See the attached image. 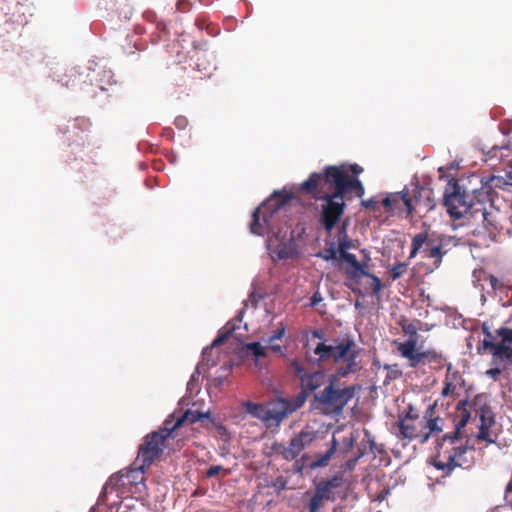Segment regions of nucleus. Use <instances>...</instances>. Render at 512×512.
<instances>
[{
	"mask_svg": "<svg viewBox=\"0 0 512 512\" xmlns=\"http://www.w3.org/2000/svg\"><path fill=\"white\" fill-rule=\"evenodd\" d=\"M301 190L315 200H322L320 222L329 233L339 223L346 204L344 197L354 191L361 198L364 186L359 179L351 178L343 167L327 166L322 173H311L301 184Z\"/></svg>",
	"mask_w": 512,
	"mask_h": 512,
	"instance_id": "nucleus-1",
	"label": "nucleus"
},
{
	"mask_svg": "<svg viewBox=\"0 0 512 512\" xmlns=\"http://www.w3.org/2000/svg\"><path fill=\"white\" fill-rule=\"evenodd\" d=\"M360 350L351 338L341 339L335 345H327L324 342L317 344L314 354L319 357V360L332 359L335 363H339L336 372L329 376L328 385L322 391L314 394L317 407H321L327 412L340 414L355 396L358 390L356 385L337 388L336 383L340 378L360 371L361 364L358 360Z\"/></svg>",
	"mask_w": 512,
	"mask_h": 512,
	"instance_id": "nucleus-2",
	"label": "nucleus"
},
{
	"mask_svg": "<svg viewBox=\"0 0 512 512\" xmlns=\"http://www.w3.org/2000/svg\"><path fill=\"white\" fill-rule=\"evenodd\" d=\"M467 402H459L456 407L457 421L454 430L444 434L436 444V454L431 458V464L450 475L455 468H467L471 461L467 459L469 448L462 440L461 430L467 425L470 419V412L467 410Z\"/></svg>",
	"mask_w": 512,
	"mask_h": 512,
	"instance_id": "nucleus-3",
	"label": "nucleus"
},
{
	"mask_svg": "<svg viewBox=\"0 0 512 512\" xmlns=\"http://www.w3.org/2000/svg\"><path fill=\"white\" fill-rule=\"evenodd\" d=\"M290 194L274 192L252 214L250 231L252 234L262 236L273 232L279 213L285 208L291 199Z\"/></svg>",
	"mask_w": 512,
	"mask_h": 512,
	"instance_id": "nucleus-4",
	"label": "nucleus"
},
{
	"mask_svg": "<svg viewBox=\"0 0 512 512\" xmlns=\"http://www.w3.org/2000/svg\"><path fill=\"white\" fill-rule=\"evenodd\" d=\"M172 422L173 417H168L164 421L163 427L145 436L143 443L139 446L136 461L142 462L143 466H150L162 455L166 440L177 436L171 426Z\"/></svg>",
	"mask_w": 512,
	"mask_h": 512,
	"instance_id": "nucleus-5",
	"label": "nucleus"
},
{
	"mask_svg": "<svg viewBox=\"0 0 512 512\" xmlns=\"http://www.w3.org/2000/svg\"><path fill=\"white\" fill-rule=\"evenodd\" d=\"M473 203L463 187L457 180H449L444 192L443 204L451 218L458 220L464 217L465 212L469 211V205Z\"/></svg>",
	"mask_w": 512,
	"mask_h": 512,
	"instance_id": "nucleus-6",
	"label": "nucleus"
},
{
	"mask_svg": "<svg viewBox=\"0 0 512 512\" xmlns=\"http://www.w3.org/2000/svg\"><path fill=\"white\" fill-rule=\"evenodd\" d=\"M403 358L407 359L411 368H417L420 365H429L430 368L440 370L447 367V359L434 349L425 351L414 350V342H409L403 347Z\"/></svg>",
	"mask_w": 512,
	"mask_h": 512,
	"instance_id": "nucleus-7",
	"label": "nucleus"
},
{
	"mask_svg": "<svg viewBox=\"0 0 512 512\" xmlns=\"http://www.w3.org/2000/svg\"><path fill=\"white\" fill-rule=\"evenodd\" d=\"M425 423H427V413L419 416L412 408H409L406 414L399 418L397 436L408 441L419 440L420 443H426L424 440Z\"/></svg>",
	"mask_w": 512,
	"mask_h": 512,
	"instance_id": "nucleus-8",
	"label": "nucleus"
},
{
	"mask_svg": "<svg viewBox=\"0 0 512 512\" xmlns=\"http://www.w3.org/2000/svg\"><path fill=\"white\" fill-rule=\"evenodd\" d=\"M351 247V242L347 239L346 225L344 224L339 233L340 258L347 262L351 268L346 269V274L352 279H359V275L366 274V263L359 262L356 256L347 250Z\"/></svg>",
	"mask_w": 512,
	"mask_h": 512,
	"instance_id": "nucleus-9",
	"label": "nucleus"
},
{
	"mask_svg": "<svg viewBox=\"0 0 512 512\" xmlns=\"http://www.w3.org/2000/svg\"><path fill=\"white\" fill-rule=\"evenodd\" d=\"M95 69L90 66H77L68 70L61 79L62 85L73 90H84L88 85L95 84Z\"/></svg>",
	"mask_w": 512,
	"mask_h": 512,
	"instance_id": "nucleus-10",
	"label": "nucleus"
},
{
	"mask_svg": "<svg viewBox=\"0 0 512 512\" xmlns=\"http://www.w3.org/2000/svg\"><path fill=\"white\" fill-rule=\"evenodd\" d=\"M290 366L295 376L300 380L301 389L308 393L314 392L325 383L326 374L322 370L307 373L303 365L296 359L291 361Z\"/></svg>",
	"mask_w": 512,
	"mask_h": 512,
	"instance_id": "nucleus-11",
	"label": "nucleus"
},
{
	"mask_svg": "<svg viewBox=\"0 0 512 512\" xmlns=\"http://www.w3.org/2000/svg\"><path fill=\"white\" fill-rule=\"evenodd\" d=\"M424 245L429 246V248L423 250L424 256L437 260L438 248L436 246L435 234H429L427 231L420 232L412 238L408 259L416 257Z\"/></svg>",
	"mask_w": 512,
	"mask_h": 512,
	"instance_id": "nucleus-12",
	"label": "nucleus"
},
{
	"mask_svg": "<svg viewBox=\"0 0 512 512\" xmlns=\"http://www.w3.org/2000/svg\"><path fill=\"white\" fill-rule=\"evenodd\" d=\"M267 248L273 261L293 259L298 255L297 245L291 236L288 240L270 238Z\"/></svg>",
	"mask_w": 512,
	"mask_h": 512,
	"instance_id": "nucleus-13",
	"label": "nucleus"
},
{
	"mask_svg": "<svg viewBox=\"0 0 512 512\" xmlns=\"http://www.w3.org/2000/svg\"><path fill=\"white\" fill-rule=\"evenodd\" d=\"M315 439L314 432L302 430L296 434L287 447L281 451L282 457L287 461L296 459L300 453Z\"/></svg>",
	"mask_w": 512,
	"mask_h": 512,
	"instance_id": "nucleus-14",
	"label": "nucleus"
},
{
	"mask_svg": "<svg viewBox=\"0 0 512 512\" xmlns=\"http://www.w3.org/2000/svg\"><path fill=\"white\" fill-rule=\"evenodd\" d=\"M381 204L389 213L405 210L408 216L413 214L412 198L407 190L388 194Z\"/></svg>",
	"mask_w": 512,
	"mask_h": 512,
	"instance_id": "nucleus-15",
	"label": "nucleus"
},
{
	"mask_svg": "<svg viewBox=\"0 0 512 512\" xmlns=\"http://www.w3.org/2000/svg\"><path fill=\"white\" fill-rule=\"evenodd\" d=\"M267 426H279L289 415L288 399L276 398L266 404Z\"/></svg>",
	"mask_w": 512,
	"mask_h": 512,
	"instance_id": "nucleus-16",
	"label": "nucleus"
},
{
	"mask_svg": "<svg viewBox=\"0 0 512 512\" xmlns=\"http://www.w3.org/2000/svg\"><path fill=\"white\" fill-rule=\"evenodd\" d=\"M433 190L429 187L415 186L413 190L412 203L413 211L416 207L423 209L425 212L431 211L435 207Z\"/></svg>",
	"mask_w": 512,
	"mask_h": 512,
	"instance_id": "nucleus-17",
	"label": "nucleus"
},
{
	"mask_svg": "<svg viewBox=\"0 0 512 512\" xmlns=\"http://www.w3.org/2000/svg\"><path fill=\"white\" fill-rule=\"evenodd\" d=\"M343 483V476L335 475L328 480L320 481L316 485L315 493H317L324 501L334 502L336 500L334 490L341 487Z\"/></svg>",
	"mask_w": 512,
	"mask_h": 512,
	"instance_id": "nucleus-18",
	"label": "nucleus"
},
{
	"mask_svg": "<svg viewBox=\"0 0 512 512\" xmlns=\"http://www.w3.org/2000/svg\"><path fill=\"white\" fill-rule=\"evenodd\" d=\"M484 350H488L494 360H499L501 362H510L512 361V344L508 342H504V339L501 338L499 342H485Z\"/></svg>",
	"mask_w": 512,
	"mask_h": 512,
	"instance_id": "nucleus-19",
	"label": "nucleus"
},
{
	"mask_svg": "<svg viewBox=\"0 0 512 512\" xmlns=\"http://www.w3.org/2000/svg\"><path fill=\"white\" fill-rule=\"evenodd\" d=\"M169 417H173V422L171 426L177 432V430L184 425V423L194 424L199 421H203L204 419L210 418V412H199L187 410L184 413H173Z\"/></svg>",
	"mask_w": 512,
	"mask_h": 512,
	"instance_id": "nucleus-20",
	"label": "nucleus"
},
{
	"mask_svg": "<svg viewBox=\"0 0 512 512\" xmlns=\"http://www.w3.org/2000/svg\"><path fill=\"white\" fill-rule=\"evenodd\" d=\"M488 206L485 202L476 200L469 205V211L465 212V215L471 223L481 225L485 221V215L487 213Z\"/></svg>",
	"mask_w": 512,
	"mask_h": 512,
	"instance_id": "nucleus-21",
	"label": "nucleus"
},
{
	"mask_svg": "<svg viewBox=\"0 0 512 512\" xmlns=\"http://www.w3.org/2000/svg\"><path fill=\"white\" fill-rule=\"evenodd\" d=\"M425 413H427V423H425L424 440L427 442L430 437L443 430L444 420L440 417H433V408H429Z\"/></svg>",
	"mask_w": 512,
	"mask_h": 512,
	"instance_id": "nucleus-22",
	"label": "nucleus"
},
{
	"mask_svg": "<svg viewBox=\"0 0 512 512\" xmlns=\"http://www.w3.org/2000/svg\"><path fill=\"white\" fill-rule=\"evenodd\" d=\"M401 327L402 331L409 336V339L405 342H395L397 345V351L399 352L400 356L403 357V347L409 342H414V350H418V334L416 326L412 323L402 324Z\"/></svg>",
	"mask_w": 512,
	"mask_h": 512,
	"instance_id": "nucleus-23",
	"label": "nucleus"
},
{
	"mask_svg": "<svg viewBox=\"0 0 512 512\" xmlns=\"http://www.w3.org/2000/svg\"><path fill=\"white\" fill-rule=\"evenodd\" d=\"M243 407L245 412L250 414L251 416L261 420L265 424H267V409L266 404L262 403H253L250 401L244 402Z\"/></svg>",
	"mask_w": 512,
	"mask_h": 512,
	"instance_id": "nucleus-24",
	"label": "nucleus"
},
{
	"mask_svg": "<svg viewBox=\"0 0 512 512\" xmlns=\"http://www.w3.org/2000/svg\"><path fill=\"white\" fill-rule=\"evenodd\" d=\"M485 216H486L485 221L482 222L481 226L489 233L497 231L498 230V222H497L498 212L493 210L491 204L488 206L487 213Z\"/></svg>",
	"mask_w": 512,
	"mask_h": 512,
	"instance_id": "nucleus-25",
	"label": "nucleus"
},
{
	"mask_svg": "<svg viewBox=\"0 0 512 512\" xmlns=\"http://www.w3.org/2000/svg\"><path fill=\"white\" fill-rule=\"evenodd\" d=\"M337 446H338V443H337L336 439L333 438L332 442H331V447L325 452V454L317 457V459L311 463V467L316 468V467L327 466L331 457L336 452Z\"/></svg>",
	"mask_w": 512,
	"mask_h": 512,
	"instance_id": "nucleus-26",
	"label": "nucleus"
},
{
	"mask_svg": "<svg viewBox=\"0 0 512 512\" xmlns=\"http://www.w3.org/2000/svg\"><path fill=\"white\" fill-rule=\"evenodd\" d=\"M480 426L484 428H491L495 423L494 413L489 406H482L479 413Z\"/></svg>",
	"mask_w": 512,
	"mask_h": 512,
	"instance_id": "nucleus-27",
	"label": "nucleus"
},
{
	"mask_svg": "<svg viewBox=\"0 0 512 512\" xmlns=\"http://www.w3.org/2000/svg\"><path fill=\"white\" fill-rule=\"evenodd\" d=\"M234 330L235 327L232 326L229 327L226 331H220L217 337L213 340L211 346L204 349L203 355L206 356L208 351H211L213 348L218 347L227 341Z\"/></svg>",
	"mask_w": 512,
	"mask_h": 512,
	"instance_id": "nucleus-28",
	"label": "nucleus"
},
{
	"mask_svg": "<svg viewBox=\"0 0 512 512\" xmlns=\"http://www.w3.org/2000/svg\"><path fill=\"white\" fill-rule=\"evenodd\" d=\"M147 466H143L142 463L138 468H132L127 470L122 476L127 477L130 483L137 484L144 480V470Z\"/></svg>",
	"mask_w": 512,
	"mask_h": 512,
	"instance_id": "nucleus-29",
	"label": "nucleus"
},
{
	"mask_svg": "<svg viewBox=\"0 0 512 512\" xmlns=\"http://www.w3.org/2000/svg\"><path fill=\"white\" fill-rule=\"evenodd\" d=\"M308 394L309 393L307 391L301 389V392L295 398H293L292 400H288V408L290 414L304 405Z\"/></svg>",
	"mask_w": 512,
	"mask_h": 512,
	"instance_id": "nucleus-30",
	"label": "nucleus"
},
{
	"mask_svg": "<svg viewBox=\"0 0 512 512\" xmlns=\"http://www.w3.org/2000/svg\"><path fill=\"white\" fill-rule=\"evenodd\" d=\"M365 436L367 439H363L358 447V457L364 456L368 450L371 453H374V449L376 447L375 442L370 438L369 433L366 431Z\"/></svg>",
	"mask_w": 512,
	"mask_h": 512,
	"instance_id": "nucleus-31",
	"label": "nucleus"
},
{
	"mask_svg": "<svg viewBox=\"0 0 512 512\" xmlns=\"http://www.w3.org/2000/svg\"><path fill=\"white\" fill-rule=\"evenodd\" d=\"M408 269V263L407 262H398L394 264L391 269L389 270V276L392 281H395L402 277Z\"/></svg>",
	"mask_w": 512,
	"mask_h": 512,
	"instance_id": "nucleus-32",
	"label": "nucleus"
},
{
	"mask_svg": "<svg viewBox=\"0 0 512 512\" xmlns=\"http://www.w3.org/2000/svg\"><path fill=\"white\" fill-rule=\"evenodd\" d=\"M444 381L456 384L458 386H460L463 383L462 376L457 370L453 368L451 363L447 364V371Z\"/></svg>",
	"mask_w": 512,
	"mask_h": 512,
	"instance_id": "nucleus-33",
	"label": "nucleus"
},
{
	"mask_svg": "<svg viewBox=\"0 0 512 512\" xmlns=\"http://www.w3.org/2000/svg\"><path fill=\"white\" fill-rule=\"evenodd\" d=\"M444 235L435 236L436 239V246L438 248V254H437V260H434L433 265L435 268H439L442 264L443 256L447 253V251L444 249Z\"/></svg>",
	"mask_w": 512,
	"mask_h": 512,
	"instance_id": "nucleus-34",
	"label": "nucleus"
},
{
	"mask_svg": "<svg viewBox=\"0 0 512 512\" xmlns=\"http://www.w3.org/2000/svg\"><path fill=\"white\" fill-rule=\"evenodd\" d=\"M247 350L256 358L266 357V348L259 342H251L246 345Z\"/></svg>",
	"mask_w": 512,
	"mask_h": 512,
	"instance_id": "nucleus-35",
	"label": "nucleus"
},
{
	"mask_svg": "<svg viewBox=\"0 0 512 512\" xmlns=\"http://www.w3.org/2000/svg\"><path fill=\"white\" fill-rule=\"evenodd\" d=\"M361 277H368V278H370L371 279V288H372L373 293L375 295H379L380 294V292L382 290V283H381V280L377 276L369 273L366 270V274L359 275V278H361Z\"/></svg>",
	"mask_w": 512,
	"mask_h": 512,
	"instance_id": "nucleus-36",
	"label": "nucleus"
},
{
	"mask_svg": "<svg viewBox=\"0 0 512 512\" xmlns=\"http://www.w3.org/2000/svg\"><path fill=\"white\" fill-rule=\"evenodd\" d=\"M220 472H223V475L227 476L230 474L231 471L230 469H225L221 465H213L206 470L205 475L207 478H213L216 477Z\"/></svg>",
	"mask_w": 512,
	"mask_h": 512,
	"instance_id": "nucleus-37",
	"label": "nucleus"
},
{
	"mask_svg": "<svg viewBox=\"0 0 512 512\" xmlns=\"http://www.w3.org/2000/svg\"><path fill=\"white\" fill-rule=\"evenodd\" d=\"M323 501L324 500L317 493H314L308 505L309 512H319L320 508L323 506Z\"/></svg>",
	"mask_w": 512,
	"mask_h": 512,
	"instance_id": "nucleus-38",
	"label": "nucleus"
},
{
	"mask_svg": "<svg viewBox=\"0 0 512 512\" xmlns=\"http://www.w3.org/2000/svg\"><path fill=\"white\" fill-rule=\"evenodd\" d=\"M496 336L503 338L504 342L512 344V328L501 327L495 330Z\"/></svg>",
	"mask_w": 512,
	"mask_h": 512,
	"instance_id": "nucleus-39",
	"label": "nucleus"
},
{
	"mask_svg": "<svg viewBox=\"0 0 512 512\" xmlns=\"http://www.w3.org/2000/svg\"><path fill=\"white\" fill-rule=\"evenodd\" d=\"M340 167H343L347 170V174L351 177V178H357V176L362 173L363 171V168L361 166H359L358 164H353V165H350V166H345V165H341Z\"/></svg>",
	"mask_w": 512,
	"mask_h": 512,
	"instance_id": "nucleus-40",
	"label": "nucleus"
},
{
	"mask_svg": "<svg viewBox=\"0 0 512 512\" xmlns=\"http://www.w3.org/2000/svg\"><path fill=\"white\" fill-rule=\"evenodd\" d=\"M457 387H458V385H456V384L444 381V387L441 392L442 396L447 397L450 395H455L456 391H457Z\"/></svg>",
	"mask_w": 512,
	"mask_h": 512,
	"instance_id": "nucleus-41",
	"label": "nucleus"
},
{
	"mask_svg": "<svg viewBox=\"0 0 512 512\" xmlns=\"http://www.w3.org/2000/svg\"><path fill=\"white\" fill-rule=\"evenodd\" d=\"M361 205L374 212L379 211V202L374 197L368 200H363L361 202Z\"/></svg>",
	"mask_w": 512,
	"mask_h": 512,
	"instance_id": "nucleus-42",
	"label": "nucleus"
},
{
	"mask_svg": "<svg viewBox=\"0 0 512 512\" xmlns=\"http://www.w3.org/2000/svg\"><path fill=\"white\" fill-rule=\"evenodd\" d=\"M489 429L490 428L479 427V432L477 434V439L478 440L486 441L488 443H493L494 440L490 438Z\"/></svg>",
	"mask_w": 512,
	"mask_h": 512,
	"instance_id": "nucleus-43",
	"label": "nucleus"
},
{
	"mask_svg": "<svg viewBox=\"0 0 512 512\" xmlns=\"http://www.w3.org/2000/svg\"><path fill=\"white\" fill-rule=\"evenodd\" d=\"M285 334V327L281 326L268 338V343H273L275 340L281 339Z\"/></svg>",
	"mask_w": 512,
	"mask_h": 512,
	"instance_id": "nucleus-44",
	"label": "nucleus"
},
{
	"mask_svg": "<svg viewBox=\"0 0 512 512\" xmlns=\"http://www.w3.org/2000/svg\"><path fill=\"white\" fill-rule=\"evenodd\" d=\"M489 283L493 290H501L504 287L503 283L493 275L489 276Z\"/></svg>",
	"mask_w": 512,
	"mask_h": 512,
	"instance_id": "nucleus-45",
	"label": "nucleus"
},
{
	"mask_svg": "<svg viewBox=\"0 0 512 512\" xmlns=\"http://www.w3.org/2000/svg\"><path fill=\"white\" fill-rule=\"evenodd\" d=\"M483 333L485 334V337L482 341V348L484 349V343L485 342H495V336L489 331L488 328L483 327Z\"/></svg>",
	"mask_w": 512,
	"mask_h": 512,
	"instance_id": "nucleus-46",
	"label": "nucleus"
},
{
	"mask_svg": "<svg viewBox=\"0 0 512 512\" xmlns=\"http://www.w3.org/2000/svg\"><path fill=\"white\" fill-rule=\"evenodd\" d=\"M504 499L508 504L512 505V481L506 487Z\"/></svg>",
	"mask_w": 512,
	"mask_h": 512,
	"instance_id": "nucleus-47",
	"label": "nucleus"
},
{
	"mask_svg": "<svg viewBox=\"0 0 512 512\" xmlns=\"http://www.w3.org/2000/svg\"><path fill=\"white\" fill-rule=\"evenodd\" d=\"M501 374V369L499 368H491L486 371V375L497 380L498 376Z\"/></svg>",
	"mask_w": 512,
	"mask_h": 512,
	"instance_id": "nucleus-48",
	"label": "nucleus"
},
{
	"mask_svg": "<svg viewBox=\"0 0 512 512\" xmlns=\"http://www.w3.org/2000/svg\"><path fill=\"white\" fill-rule=\"evenodd\" d=\"M175 125L179 129H184L186 127V125H187V119L185 117H178L175 120Z\"/></svg>",
	"mask_w": 512,
	"mask_h": 512,
	"instance_id": "nucleus-49",
	"label": "nucleus"
},
{
	"mask_svg": "<svg viewBox=\"0 0 512 512\" xmlns=\"http://www.w3.org/2000/svg\"><path fill=\"white\" fill-rule=\"evenodd\" d=\"M323 300L321 294L317 291L311 298V306H316L319 302Z\"/></svg>",
	"mask_w": 512,
	"mask_h": 512,
	"instance_id": "nucleus-50",
	"label": "nucleus"
},
{
	"mask_svg": "<svg viewBox=\"0 0 512 512\" xmlns=\"http://www.w3.org/2000/svg\"><path fill=\"white\" fill-rule=\"evenodd\" d=\"M269 344H270V349L272 351L280 353L281 355L283 354L282 347L279 344H274V342L269 343Z\"/></svg>",
	"mask_w": 512,
	"mask_h": 512,
	"instance_id": "nucleus-51",
	"label": "nucleus"
},
{
	"mask_svg": "<svg viewBox=\"0 0 512 512\" xmlns=\"http://www.w3.org/2000/svg\"><path fill=\"white\" fill-rule=\"evenodd\" d=\"M321 257H323L325 260H332L335 258V251L334 250H330L329 253H327V255H319Z\"/></svg>",
	"mask_w": 512,
	"mask_h": 512,
	"instance_id": "nucleus-52",
	"label": "nucleus"
},
{
	"mask_svg": "<svg viewBox=\"0 0 512 512\" xmlns=\"http://www.w3.org/2000/svg\"><path fill=\"white\" fill-rule=\"evenodd\" d=\"M187 4V1L186 0H179L178 3H177V9L180 10V11H185L184 8V5Z\"/></svg>",
	"mask_w": 512,
	"mask_h": 512,
	"instance_id": "nucleus-53",
	"label": "nucleus"
},
{
	"mask_svg": "<svg viewBox=\"0 0 512 512\" xmlns=\"http://www.w3.org/2000/svg\"><path fill=\"white\" fill-rule=\"evenodd\" d=\"M187 4V1L186 0H179L178 3H177V9L180 10V11H185L184 8V5Z\"/></svg>",
	"mask_w": 512,
	"mask_h": 512,
	"instance_id": "nucleus-54",
	"label": "nucleus"
},
{
	"mask_svg": "<svg viewBox=\"0 0 512 512\" xmlns=\"http://www.w3.org/2000/svg\"><path fill=\"white\" fill-rule=\"evenodd\" d=\"M359 458H360V457H358V456H357L354 460H350V461L348 462V463H349V465H354V464L357 462V460H358Z\"/></svg>",
	"mask_w": 512,
	"mask_h": 512,
	"instance_id": "nucleus-55",
	"label": "nucleus"
},
{
	"mask_svg": "<svg viewBox=\"0 0 512 512\" xmlns=\"http://www.w3.org/2000/svg\"><path fill=\"white\" fill-rule=\"evenodd\" d=\"M219 430H220V431H223V432H225V431H226V429H225V427H224V426H219Z\"/></svg>",
	"mask_w": 512,
	"mask_h": 512,
	"instance_id": "nucleus-56",
	"label": "nucleus"
},
{
	"mask_svg": "<svg viewBox=\"0 0 512 512\" xmlns=\"http://www.w3.org/2000/svg\"><path fill=\"white\" fill-rule=\"evenodd\" d=\"M197 68H198V70H201V65H200V63H197Z\"/></svg>",
	"mask_w": 512,
	"mask_h": 512,
	"instance_id": "nucleus-57",
	"label": "nucleus"
},
{
	"mask_svg": "<svg viewBox=\"0 0 512 512\" xmlns=\"http://www.w3.org/2000/svg\"><path fill=\"white\" fill-rule=\"evenodd\" d=\"M425 248H429V246L424 245V246H423V248L421 249V251L423 252V250H424Z\"/></svg>",
	"mask_w": 512,
	"mask_h": 512,
	"instance_id": "nucleus-58",
	"label": "nucleus"
}]
</instances>
